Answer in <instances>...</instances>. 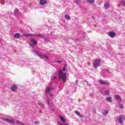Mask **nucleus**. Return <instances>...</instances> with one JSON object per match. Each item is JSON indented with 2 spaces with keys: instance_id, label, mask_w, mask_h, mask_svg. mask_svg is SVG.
I'll return each instance as SVG.
<instances>
[{
  "instance_id": "6ab92c4d",
  "label": "nucleus",
  "mask_w": 125,
  "mask_h": 125,
  "mask_svg": "<svg viewBox=\"0 0 125 125\" xmlns=\"http://www.w3.org/2000/svg\"><path fill=\"white\" fill-rule=\"evenodd\" d=\"M106 101H109V102H112V98L111 97H107L106 98Z\"/></svg>"
},
{
  "instance_id": "72a5a7b5",
  "label": "nucleus",
  "mask_w": 125,
  "mask_h": 125,
  "mask_svg": "<svg viewBox=\"0 0 125 125\" xmlns=\"http://www.w3.org/2000/svg\"><path fill=\"white\" fill-rule=\"evenodd\" d=\"M39 37H43L42 35H39Z\"/></svg>"
},
{
  "instance_id": "c85d7f7f",
  "label": "nucleus",
  "mask_w": 125,
  "mask_h": 125,
  "mask_svg": "<svg viewBox=\"0 0 125 125\" xmlns=\"http://www.w3.org/2000/svg\"><path fill=\"white\" fill-rule=\"evenodd\" d=\"M79 83V81H78V80H76V81H75V83L76 84H78V83Z\"/></svg>"
},
{
  "instance_id": "e433bc0d",
  "label": "nucleus",
  "mask_w": 125,
  "mask_h": 125,
  "mask_svg": "<svg viewBox=\"0 0 125 125\" xmlns=\"http://www.w3.org/2000/svg\"><path fill=\"white\" fill-rule=\"evenodd\" d=\"M36 122H35V124H36Z\"/></svg>"
},
{
  "instance_id": "39448f33",
  "label": "nucleus",
  "mask_w": 125,
  "mask_h": 125,
  "mask_svg": "<svg viewBox=\"0 0 125 125\" xmlns=\"http://www.w3.org/2000/svg\"><path fill=\"white\" fill-rule=\"evenodd\" d=\"M47 1L46 0H40V3L41 5H44V4H46Z\"/></svg>"
},
{
  "instance_id": "7ed1b4c3",
  "label": "nucleus",
  "mask_w": 125,
  "mask_h": 125,
  "mask_svg": "<svg viewBox=\"0 0 125 125\" xmlns=\"http://www.w3.org/2000/svg\"><path fill=\"white\" fill-rule=\"evenodd\" d=\"M100 64V60H95L93 63V65L94 68H97V67H99Z\"/></svg>"
},
{
  "instance_id": "2f4dec72",
  "label": "nucleus",
  "mask_w": 125,
  "mask_h": 125,
  "mask_svg": "<svg viewBox=\"0 0 125 125\" xmlns=\"http://www.w3.org/2000/svg\"><path fill=\"white\" fill-rule=\"evenodd\" d=\"M49 95H50V96H51V97H52V96H53L52 94H49Z\"/></svg>"
},
{
  "instance_id": "423d86ee",
  "label": "nucleus",
  "mask_w": 125,
  "mask_h": 125,
  "mask_svg": "<svg viewBox=\"0 0 125 125\" xmlns=\"http://www.w3.org/2000/svg\"><path fill=\"white\" fill-rule=\"evenodd\" d=\"M108 36H109V37H110V38H114V37H115V36H116V34L115 33V32H114L113 31H111L110 32H109L108 33Z\"/></svg>"
},
{
  "instance_id": "9b49d317",
  "label": "nucleus",
  "mask_w": 125,
  "mask_h": 125,
  "mask_svg": "<svg viewBox=\"0 0 125 125\" xmlns=\"http://www.w3.org/2000/svg\"><path fill=\"white\" fill-rule=\"evenodd\" d=\"M60 120L62 122V123H66V120L64 117H62V116H59Z\"/></svg>"
},
{
  "instance_id": "6e6552de",
  "label": "nucleus",
  "mask_w": 125,
  "mask_h": 125,
  "mask_svg": "<svg viewBox=\"0 0 125 125\" xmlns=\"http://www.w3.org/2000/svg\"><path fill=\"white\" fill-rule=\"evenodd\" d=\"M17 86L16 85H13L11 87V89L12 90V91H16V90H17Z\"/></svg>"
},
{
  "instance_id": "473e14b6",
  "label": "nucleus",
  "mask_w": 125,
  "mask_h": 125,
  "mask_svg": "<svg viewBox=\"0 0 125 125\" xmlns=\"http://www.w3.org/2000/svg\"><path fill=\"white\" fill-rule=\"evenodd\" d=\"M48 104H49V101L47 100Z\"/></svg>"
},
{
  "instance_id": "0eeeda50",
  "label": "nucleus",
  "mask_w": 125,
  "mask_h": 125,
  "mask_svg": "<svg viewBox=\"0 0 125 125\" xmlns=\"http://www.w3.org/2000/svg\"><path fill=\"white\" fill-rule=\"evenodd\" d=\"M100 83H101V84H104V85H108L109 84V83L104 82L103 80L100 81Z\"/></svg>"
},
{
  "instance_id": "b1692460",
  "label": "nucleus",
  "mask_w": 125,
  "mask_h": 125,
  "mask_svg": "<svg viewBox=\"0 0 125 125\" xmlns=\"http://www.w3.org/2000/svg\"><path fill=\"white\" fill-rule=\"evenodd\" d=\"M104 93H105V94H106V95L109 94V90L105 91Z\"/></svg>"
},
{
  "instance_id": "c756f323",
  "label": "nucleus",
  "mask_w": 125,
  "mask_h": 125,
  "mask_svg": "<svg viewBox=\"0 0 125 125\" xmlns=\"http://www.w3.org/2000/svg\"><path fill=\"white\" fill-rule=\"evenodd\" d=\"M63 71L64 72H65V71H66V68H65V67H64V68H63Z\"/></svg>"
},
{
  "instance_id": "412c9836",
  "label": "nucleus",
  "mask_w": 125,
  "mask_h": 125,
  "mask_svg": "<svg viewBox=\"0 0 125 125\" xmlns=\"http://www.w3.org/2000/svg\"><path fill=\"white\" fill-rule=\"evenodd\" d=\"M18 11H19V10H18V9H16V10H15V11H14V13H15V14L16 15H17V14H18Z\"/></svg>"
},
{
  "instance_id": "f704fd0d",
  "label": "nucleus",
  "mask_w": 125,
  "mask_h": 125,
  "mask_svg": "<svg viewBox=\"0 0 125 125\" xmlns=\"http://www.w3.org/2000/svg\"><path fill=\"white\" fill-rule=\"evenodd\" d=\"M30 46H33V44H30Z\"/></svg>"
},
{
  "instance_id": "f3484780",
  "label": "nucleus",
  "mask_w": 125,
  "mask_h": 125,
  "mask_svg": "<svg viewBox=\"0 0 125 125\" xmlns=\"http://www.w3.org/2000/svg\"><path fill=\"white\" fill-rule=\"evenodd\" d=\"M23 36H25V37H32L33 35L30 34H23Z\"/></svg>"
},
{
  "instance_id": "c9c22d12",
  "label": "nucleus",
  "mask_w": 125,
  "mask_h": 125,
  "mask_svg": "<svg viewBox=\"0 0 125 125\" xmlns=\"http://www.w3.org/2000/svg\"><path fill=\"white\" fill-rule=\"evenodd\" d=\"M76 3H78V2L76 1Z\"/></svg>"
},
{
  "instance_id": "a211bd4d",
  "label": "nucleus",
  "mask_w": 125,
  "mask_h": 125,
  "mask_svg": "<svg viewBox=\"0 0 125 125\" xmlns=\"http://www.w3.org/2000/svg\"><path fill=\"white\" fill-rule=\"evenodd\" d=\"M103 114L104 116H106V115H107V114H108V110H105L103 112Z\"/></svg>"
},
{
  "instance_id": "bb28decb",
  "label": "nucleus",
  "mask_w": 125,
  "mask_h": 125,
  "mask_svg": "<svg viewBox=\"0 0 125 125\" xmlns=\"http://www.w3.org/2000/svg\"><path fill=\"white\" fill-rule=\"evenodd\" d=\"M59 125H69L68 124H62L61 123H59Z\"/></svg>"
},
{
  "instance_id": "1a4fd4ad",
  "label": "nucleus",
  "mask_w": 125,
  "mask_h": 125,
  "mask_svg": "<svg viewBox=\"0 0 125 125\" xmlns=\"http://www.w3.org/2000/svg\"><path fill=\"white\" fill-rule=\"evenodd\" d=\"M52 88L51 87H47L46 89V95H48V93L49 92V91H50V90H51Z\"/></svg>"
},
{
  "instance_id": "7c9ffc66",
  "label": "nucleus",
  "mask_w": 125,
  "mask_h": 125,
  "mask_svg": "<svg viewBox=\"0 0 125 125\" xmlns=\"http://www.w3.org/2000/svg\"><path fill=\"white\" fill-rule=\"evenodd\" d=\"M57 62V63H61V61H58Z\"/></svg>"
},
{
  "instance_id": "dca6fc26",
  "label": "nucleus",
  "mask_w": 125,
  "mask_h": 125,
  "mask_svg": "<svg viewBox=\"0 0 125 125\" xmlns=\"http://www.w3.org/2000/svg\"><path fill=\"white\" fill-rule=\"evenodd\" d=\"M64 17L67 20H70V16L68 15H65Z\"/></svg>"
},
{
  "instance_id": "f03ea898",
  "label": "nucleus",
  "mask_w": 125,
  "mask_h": 125,
  "mask_svg": "<svg viewBox=\"0 0 125 125\" xmlns=\"http://www.w3.org/2000/svg\"><path fill=\"white\" fill-rule=\"evenodd\" d=\"M35 53L36 55L39 56V57H41V58H42V59H46V60H48V59H49L48 56L42 55V54H40L39 52L37 51H35Z\"/></svg>"
},
{
  "instance_id": "a878e982",
  "label": "nucleus",
  "mask_w": 125,
  "mask_h": 125,
  "mask_svg": "<svg viewBox=\"0 0 125 125\" xmlns=\"http://www.w3.org/2000/svg\"><path fill=\"white\" fill-rule=\"evenodd\" d=\"M45 42H49V38H46L45 39Z\"/></svg>"
},
{
  "instance_id": "393cba45",
  "label": "nucleus",
  "mask_w": 125,
  "mask_h": 125,
  "mask_svg": "<svg viewBox=\"0 0 125 125\" xmlns=\"http://www.w3.org/2000/svg\"><path fill=\"white\" fill-rule=\"evenodd\" d=\"M123 107H124V106L123 105V104H119V108H120V109H123Z\"/></svg>"
},
{
  "instance_id": "9d476101",
  "label": "nucleus",
  "mask_w": 125,
  "mask_h": 125,
  "mask_svg": "<svg viewBox=\"0 0 125 125\" xmlns=\"http://www.w3.org/2000/svg\"><path fill=\"white\" fill-rule=\"evenodd\" d=\"M14 39H19L20 38V34L17 33L14 35Z\"/></svg>"
},
{
  "instance_id": "ddd939ff",
  "label": "nucleus",
  "mask_w": 125,
  "mask_h": 125,
  "mask_svg": "<svg viewBox=\"0 0 125 125\" xmlns=\"http://www.w3.org/2000/svg\"><path fill=\"white\" fill-rule=\"evenodd\" d=\"M109 6H110L109 3H105L104 5V7L105 9H108V8H109Z\"/></svg>"
},
{
  "instance_id": "20e7f679",
  "label": "nucleus",
  "mask_w": 125,
  "mask_h": 125,
  "mask_svg": "<svg viewBox=\"0 0 125 125\" xmlns=\"http://www.w3.org/2000/svg\"><path fill=\"white\" fill-rule=\"evenodd\" d=\"M125 119V117H120L118 120V123H119V124H123V121H124Z\"/></svg>"
},
{
  "instance_id": "4468645a",
  "label": "nucleus",
  "mask_w": 125,
  "mask_h": 125,
  "mask_svg": "<svg viewBox=\"0 0 125 125\" xmlns=\"http://www.w3.org/2000/svg\"><path fill=\"white\" fill-rule=\"evenodd\" d=\"M120 3L121 4H122V5H123V6H125V0H122L120 1Z\"/></svg>"
},
{
  "instance_id": "f8f14e48",
  "label": "nucleus",
  "mask_w": 125,
  "mask_h": 125,
  "mask_svg": "<svg viewBox=\"0 0 125 125\" xmlns=\"http://www.w3.org/2000/svg\"><path fill=\"white\" fill-rule=\"evenodd\" d=\"M30 42L32 43H33V44H34V45H36L37 43V41H36V40H35L33 39H31Z\"/></svg>"
},
{
  "instance_id": "4be33fe9",
  "label": "nucleus",
  "mask_w": 125,
  "mask_h": 125,
  "mask_svg": "<svg viewBox=\"0 0 125 125\" xmlns=\"http://www.w3.org/2000/svg\"><path fill=\"white\" fill-rule=\"evenodd\" d=\"M51 79H52V80H55V79H56V77L54 75H53L51 77Z\"/></svg>"
},
{
  "instance_id": "f257e3e1",
  "label": "nucleus",
  "mask_w": 125,
  "mask_h": 125,
  "mask_svg": "<svg viewBox=\"0 0 125 125\" xmlns=\"http://www.w3.org/2000/svg\"><path fill=\"white\" fill-rule=\"evenodd\" d=\"M59 78L62 80V82L67 81V76L65 73H63L62 70H60L59 72Z\"/></svg>"
},
{
  "instance_id": "5701e85b",
  "label": "nucleus",
  "mask_w": 125,
  "mask_h": 125,
  "mask_svg": "<svg viewBox=\"0 0 125 125\" xmlns=\"http://www.w3.org/2000/svg\"><path fill=\"white\" fill-rule=\"evenodd\" d=\"M75 114H76V115H77V116L80 115V112H79V111H75Z\"/></svg>"
},
{
  "instance_id": "aec40b11",
  "label": "nucleus",
  "mask_w": 125,
  "mask_h": 125,
  "mask_svg": "<svg viewBox=\"0 0 125 125\" xmlns=\"http://www.w3.org/2000/svg\"><path fill=\"white\" fill-rule=\"evenodd\" d=\"M89 3H93L94 2V0H87Z\"/></svg>"
},
{
  "instance_id": "cd10ccee",
  "label": "nucleus",
  "mask_w": 125,
  "mask_h": 125,
  "mask_svg": "<svg viewBox=\"0 0 125 125\" xmlns=\"http://www.w3.org/2000/svg\"><path fill=\"white\" fill-rule=\"evenodd\" d=\"M78 116H79V117H80V118H83V115H81L80 114Z\"/></svg>"
},
{
  "instance_id": "2eb2a0df",
  "label": "nucleus",
  "mask_w": 125,
  "mask_h": 125,
  "mask_svg": "<svg viewBox=\"0 0 125 125\" xmlns=\"http://www.w3.org/2000/svg\"><path fill=\"white\" fill-rule=\"evenodd\" d=\"M115 97L117 100H121V97H120V96L118 95H115Z\"/></svg>"
}]
</instances>
